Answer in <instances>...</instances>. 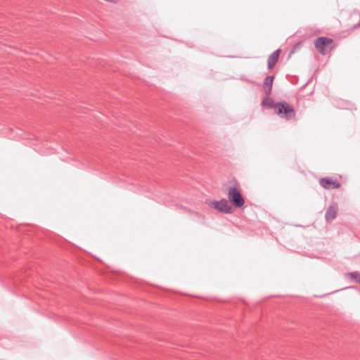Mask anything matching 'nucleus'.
Wrapping results in <instances>:
<instances>
[{
  "mask_svg": "<svg viewBox=\"0 0 360 360\" xmlns=\"http://www.w3.org/2000/svg\"><path fill=\"white\" fill-rule=\"evenodd\" d=\"M262 104L264 107L274 109L276 114L281 117L290 120L295 117V112L293 108L287 102L275 103L271 98L267 97L262 100Z\"/></svg>",
  "mask_w": 360,
  "mask_h": 360,
  "instance_id": "1",
  "label": "nucleus"
},
{
  "mask_svg": "<svg viewBox=\"0 0 360 360\" xmlns=\"http://www.w3.org/2000/svg\"><path fill=\"white\" fill-rule=\"evenodd\" d=\"M229 201L236 207L241 208L245 204V199L240 191L235 186H230L228 189Z\"/></svg>",
  "mask_w": 360,
  "mask_h": 360,
  "instance_id": "2",
  "label": "nucleus"
},
{
  "mask_svg": "<svg viewBox=\"0 0 360 360\" xmlns=\"http://www.w3.org/2000/svg\"><path fill=\"white\" fill-rule=\"evenodd\" d=\"M333 43V40L330 38L319 37L314 41V46L320 53L326 55L332 49Z\"/></svg>",
  "mask_w": 360,
  "mask_h": 360,
  "instance_id": "3",
  "label": "nucleus"
},
{
  "mask_svg": "<svg viewBox=\"0 0 360 360\" xmlns=\"http://www.w3.org/2000/svg\"><path fill=\"white\" fill-rule=\"evenodd\" d=\"M211 206L222 213L231 214L233 212L232 207L226 199H221L219 201H213L211 202Z\"/></svg>",
  "mask_w": 360,
  "mask_h": 360,
  "instance_id": "4",
  "label": "nucleus"
},
{
  "mask_svg": "<svg viewBox=\"0 0 360 360\" xmlns=\"http://www.w3.org/2000/svg\"><path fill=\"white\" fill-rule=\"evenodd\" d=\"M338 214V205L336 204L331 205L327 209L325 214V219L328 222L335 219Z\"/></svg>",
  "mask_w": 360,
  "mask_h": 360,
  "instance_id": "5",
  "label": "nucleus"
},
{
  "mask_svg": "<svg viewBox=\"0 0 360 360\" xmlns=\"http://www.w3.org/2000/svg\"><path fill=\"white\" fill-rule=\"evenodd\" d=\"M320 185L324 188H329L330 186H333L335 188H338L340 187V183L336 181H333L332 179L329 178H322L319 181Z\"/></svg>",
  "mask_w": 360,
  "mask_h": 360,
  "instance_id": "6",
  "label": "nucleus"
},
{
  "mask_svg": "<svg viewBox=\"0 0 360 360\" xmlns=\"http://www.w3.org/2000/svg\"><path fill=\"white\" fill-rule=\"evenodd\" d=\"M281 50L277 49L275 51H274L268 58L267 60V64L269 69H271L274 67L276 63H277L279 55H280Z\"/></svg>",
  "mask_w": 360,
  "mask_h": 360,
  "instance_id": "7",
  "label": "nucleus"
},
{
  "mask_svg": "<svg viewBox=\"0 0 360 360\" xmlns=\"http://www.w3.org/2000/svg\"><path fill=\"white\" fill-rule=\"evenodd\" d=\"M274 76H267L264 81V89L267 96L271 93Z\"/></svg>",
  "mask_w": 360,
  "mask_h": 360,
  "instance_id": "8",
  "label": "nucleus"
},
{
  "mask_svg": "<svg viewBox=\"0 0 360 360\" xmlns=\"http://www.w3.org/2000/svg\"><path fill=\"white\" fill-rule=\"evenodd\" d=\"M348 275L349 276V277L352 279L355 280L356 283L360 284V272H359V271L349 272L348 274Z\"/></svg>",
  "mask_w": 360,
  "mask_h": 360,
  "instance_id": "9",
  "label": "nucleus"
},
{
  "mask_svg": "<svg viewBox=\"0 0 360 360\" xmlns=\"http://www.w3.org/2000/svg\"><path fill=\"white\" fill-rule=\"evenodd\" d=\"M195 215H196V216H198V217H201V216H200V215H199L198 213H195Z\"/></svg>",
  "mask_w": 360,
  "mask_h": 360,
  "instance_id": "10",
  "label": "nucleus"
}]
</instances>
